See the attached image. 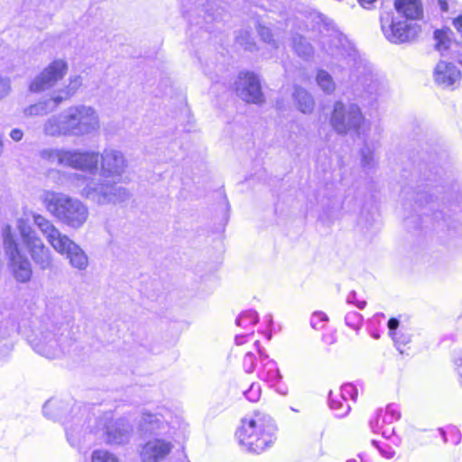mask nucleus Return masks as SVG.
I'll return each instance as SVG.
<instances>
[{
  "instance_id": "nucleus-9",
  "label": "nucleus",
  "mask_w": 462,
  "mask_h": 462,
  "mask_svg": "<svg viewBox=\"0 0 462 462\" xmlns=\"http://www.w3.org/2000/svg\"><path fill=\"white\" fill-rule=\"evenodd\" d=\"M99 152L96 151H60V163L88 172L97 170Z\"/></svg>"
},
{
  "instance_id": "nucleus-25",
  "label": "nucleus",
  "mask_w": 462,
  "mask_h": 462,
  "mask_svg": "<svg viewBox=\"0 0 462 462\" xmlns=\"http://www.w3.org/2000/svg\"><path fill=\"white\" fill-rule=\"evenodd\" d=\"M55 346H56V340H55V338H53L50 342H45V341L38 342L34 346V349L40 355L46 356L49 359H53L56 356Z\"/></svg>"
},
{
  "instance_id": "nucleus-24",
  "label": "nucleus",
  "mask_w": 462,
  "mask_h": 462,
  "mask_svg": "<svg viewBox=\"0 0 462 462\" xmlns=\"http://www.w3.org/2000/svg\"><path fill=\"white\" fill-rule=\"evenodd\" d=\"M449 30H436L434 32V40L436 42L435 48L439 51L442 52L444 51H447L451 43V40L449 37Z\"/></svg>"
},
{
  "instance_id": "nucleus-36",
  "label": "nucleus",
  "mask_w": 462,
  "mask_h": 462,
  "mask_svg": "<svg viewBox=\"0 0 462 462\" xmlns=\"http://www.w3.org/2000/svg\"><path fill=\"white\" fill-rule=\"evenodd\" d=\"M23 136V131L18 128L13 129L10 133V137L15 142H19L20 140H22Z\"/></svg>"
},
{
  "instance_id": "nucleus-8",
  "label": "nucleus",
  "mask_w": 462,
  "mask_h": 462,
  "mask_svg": "<svg viewBox=\"0 0 462 462\" xmlns=\"http://www.w3.org/2000/svg\"><path fill=\"white\" fill-rule=\"evenodd\" d=\"M234 88L236 95L247 103L262 104L264 101L260 79L254 72H240Z\"/></svg>"
},
{
  "instance_id": "nucleus-17",
  "label": "nucleus",
  "mask_w": 462,
  "mask_h": 462,
  "mask_svg": "<svg viewBox=\"0 0 462 462\" xmlns=\"http://www.w3.org/2000/svg\"><path fill=\"white\" fill-rule=\"evenodd\" d=\"M292 99L296 108L306 115H310L315 108V100L312 95L305 88L295 87L292 93Z\"/></svg>"
},
{
  "instance_id": "nucleus-15",
  "label": "nucleus",
  "mask_w": 462,
  "mask_h": 462,
  "mask_svg": "<svg viewBox=\"0 0 462 462\" xmlns=\"http://www.w3.org/2000/svg\"><path fill=\"white\" fill-rule=\"evenodd\" d=\"M58 80V61L53 60L43 69L30 83L29 90L40 93L55 86Z\"/></svg>"
},
{
  "instance_id": "nucleus-10",
  "label": "nucleus",
  "mask_w": 462,
  "mask_h": 462,
  "mask_svg": "<svg viewBox=\"0 0 462 462\" xmlns=\"http://www.w3.org/2000/svg\"><path fill=\"white\" fill-rule=\"evenodd\" d=\"M104 431L103 437L106 443L110 445H123L129 441L133 431L132 426L125 419H111L106 415L100 421Z\"/></svg>"
},
{
  "instance_id": "nucleus-34",
  "label": "nucleus",
  "mask_w": 462,
  "mask_h": 462,
  "mask_svg": "<svg viewBox=\"0 0 462 462\" xmlns=\"http://www.w3.org/2000/svg\"><path fill=\"white\" fill-rule=\"evenodd\" d=\"M11 92V81L8 78L0 77V101Z\"/></svg>"
},
{
  "instance_id": "nucleus-35",
  "label": "nucleus",
  "mask_w": 462,
  "mask_h": 462,
  "mask_svg": "<svg viewBox=\"0 0 462 462\" xmlns=\"http://www.w3.org/2000/svg\"><path fill=\"white\" fill-rule=\"evenodd\" d=\"M347 302L354 303L360 310H363L366 305V301L365 300H356V292L354 291L350 295H348Z\"/></svg>"
},
{
  "instance_id": "nucleus-5",
  "label": "nucleus",
  "mask_w": 462,
  "mask_h": 462,
  "mask_svg": "<svg viewBox=\"0 0 462 462\" xmlns=\"http://www.w3.org/2000/svg\"><path fill=\"white\" fill-rule=\"evenodd\" d=\"M4 246L9 255L11 270L14 278L20 282H28L32 273L31 263L25 256L20 254L14 236L9 231L5 234Z\"/></svg>"
},
{
  "instance_id": "nucleus-23",
  "label": "nucleus",
  "mask_w": 462,
  "mask_h": 462,
  "mask_svg": "<svg viewBox=\"0 0 462 462\" xmlns=\"http://www.w3.org/2000/svg\"><path fill=\"white\" fill-rule=\"evenodd\" d=\"M316 83L326 94H332L336 89V83L331 75L326 70L319 69L316 75Z\"/></svg>"
},
{
  "instance_id": "nucleus-16",
  "label": "nucleus",
  "mask_w": 462,
  "mask_h": 462,
  "mask_svg": "<svg viewBox=\"0 0 462 462\" xmlns=\"http://www.w3.org/2000/svg\"><path fill=\"white\" fill-rule=\"evenodd\" d=\"M461 72L459 69L451 62L439 61L434 69V80L437 84L448 88L459 82Z\"/></svg>"
},
{
  "instance_id": "nucleus-11",
  "label": "nucleus",
  "mask_w": 462,
  "mask_h": 462,
  "mask_svg": "<svg viewBox=\"0 0 462 462\" xmlns=\"http://www.w3.org/2000/svg\"><path fill=\"white\" fill-rule=\"evenodd\" d=\"M100 173L106 178H120L128 167L127 160L123 152L106 148L99 154Z\"/></svg>"
},
{
  "instance_id": "nucleus-39",
  "label": "nucleus",
  "mask_w": 462,
  "mask_h": 462,
  "mask_svg": "<svg viewBox=\"0 0 462 462\" xmlns=\"http://www.w3.org/2000/svg\"><path fill=\"white\" fill-rule=\"evenodd\" d=\"M68 65L65 61L60 60V78H61L62 74L67 70Z\"/></svg>"
},
{
  "instance_id": "nucleus-22",
  "label": "nucleus",
  "mask_w": 462,
  "mask_h": 462,
  "mask_svg": "<svg viewBox=\"0 0 462 462\" xmlns=\"http://www.w3.org/2000/svg\"><path fill=\"white\" fill-rule=\"evenodd\" d=\"M292 48L297 55L304 59L310 58L314 53L311 44L303 36L299 34L292 37Z\"/></svg>"
},
{
  "instance_id": "nucleus-14",
  "label": "nucleus",
  "mask_w": 462,
  "mask_h": 462,
  "mask_svg": "<svg viewBox=\"0 0 462 462\" xmlns=\"http://www.w3.org/2000/svg\"><path fill=\"white\" fill-rule=\"evenodd\" d=\"M171 442L161 439L147 441L140 449V457L143 462H161L171 451Z\"/></svg>"
},
{
  "instance_id": "nucleus-38",
  "label": "nucleus",
  "mask_w": 462,
  "mask_h": 462,
  "mask_svg": "<svg viewBox=\"0 0 462 462\" xmlns=\"http://www.w3.org/2000/svg\"><path fill=\"white\" fill-rule=\"evenodd\" d=\"M399 321L396 319H390L388 321V328L390 330H394L398 328Z\"/></svg>"
},
{
  "instance_id": "nucleus-13",
  "label": "nucleus",
  "mask_w": 462,
  "mask_h": 462,
  "mask_svg": "<svg viewBox=\"0 0 462 462\" xmlns=\"http://www.w3.org/2000/svg\"><path fill=\"white\" fill-rule=\"evenodd\" d=\"M22 236L31 252L32 259L43 269L50 266L51 258L49 250L43 245L36 234L31 228L23 227L22 229Z\"/></svg>"
},
{
  "instance_id": "nucleus-33",
  "label": "nucleus",
  "mask_w": 462,
  "mask_h": 462,
  "mask_svg": "<svg viewBox=\"0 0 462 462\" xmlns=\"http://www.w3.org/2000/svg\"><path fill=\"white\" fill-rule=\"evenodd\" d=\"M42 162L45 163H53L58 158V151L56 149L46 148L39 152Z\"/></svg>"
},
{
  "instance_id": "nucleus-3",
  "label": "nucleus",
  "mask_w": 462,
  "mask_h": 462,
  "mask_svg": "<svg viewBox=\"0 0 462 462\" xmlns=\"http://www.w3.org/2000/svg\"><path fill=\"white\" fill-rule=\"evenodd\" d=\"M100 128L98 111L94 106L85 104L67 107L60 120V134L81 137L97 134Z\"/></svg>"
},
{
  "instance_id": "nucleus-29",
  "label": "nucleus",
  "mask_w": 462,
  "mask_h": 462,
  "mask_svg": "<svg viewBox=\"0 0 462 462\" xmlns=\"http://www.w3.org/2000/svg\"><path fill=\"white\" fill-rule=\"evenodd\" d=\"M42 132L47 136H55L58 134V117L55 115L42 124Z\"/></svg>"
},
{
  "instance_id": "nucleus-7",
  "label": "nucleus",
  "mask_w": 462,
  "mask_h": 462,
  "mask_svg": "<svg viewBox=\"0 0 462 462\" xmlns=\"http://www.w3.org/2000/svg\"><path fill=\"white\" fill-rule=\"evenodd\" d=\"M85 193L88 198L100 205L123 202L129 197L125 188L109 182L89 184L86 187Z\"/></svg>"
},
{
  "instance_id": "nucleus-28",
  "label": "nucleus",
  "mask_w": 462,
  "mask_h": 462,
  "mask_svg": "<svg viewBox=\"0 0 462 462\" xmlns=\"http://www.w3.org/2000/svg\"><path fill=\"white\" fill-rule=\"evenodd\" d=\"M91 460L92 462H119L118 457L115 454L106 449L95 450L92 453Z\"/></svg>"
},
{
  "instance_id": "nucleus-19",
  "label": "nucleus",
  "mask_w": 462,
  "mask_h": 462,
  "mask_svg": "<svg viewBox=\"0 0 462 462\" xmlns=\"http://www.w3.org/2000/svg\"><path fill=\"white\" fill-rule=\"evenodd\" d=\"M163 424L164 420L160 414H152L147 411L143 412L140 420V427L143 430L152 433L161 430Z\"/></svg>"
},
{
  "instance_id": "nucleus-31",
  "label": "nucleus",
  "mask_w": 462,
  "mask_h": 462,
  "mask_svg": "<svg viewBox=\"0 0 462 462\" xmlns=\"http://www.w3.org/2000/svg\"><path fill=\"white\" fill-rule=\"evenodd\" d=\"M57 409H58L57 402L54 398H51V399L48 400L43 405V408H42L43 415L46 418L55 421Z\"/></svg>"
},
{
  "instance_id": "nucleus-12",
  "label": "nucleus",
  "mask_w": 462,
  "mask_h": 462,
  "mask_svg": "<svg viewBox=\"0 0 462 462\" xmlns=\"http://www.w3.org/2000/svg\"><path fill=\"white\" fill-rule=\"evenodd\" d=\"M60 254L65 255L75 269L83 271L88 266V257L84 250L66 236L60 235Z\"/></svg>"
},
{
  "instance_id": "nucleus-18",
  "label": "nucleus",
  "mask_w": 462,
  "mask_h": 462,
  "mask_svg": "<svg viewBox=\"0 0 462 462\" xmlns=\"http://www.w3.org/2000/svg\"><path fill=\"white\" fill-rule=\"evenodd\" d=\"M58 107V97H51L47 100H43L38 102L36 104L31 105L25 108L24 113L26 116H47L55 110Z\"/></svg>"
},
{
  "instance_id": "nucleus-21",
  "label": "nucleus",
  "mask_w": 462,
  "mask_h": 462,
  "mask_svg": "<svg viewBox=\"0 0 462 462\" xmlns=\"http://www.w3.org/2000/svg\"><path fill=\"white\" fill-rule=\"evenodd\" d=\"M82 86V78L79 75L70 76L60 88V102L72 97Z\"/></svg>"
},
{
  "instance_id": "nucleus-40",
  "label": "nucleus",
  "mask_w": 462,
  "mask_h": 462,
  "mask_svg": "<svg viewBox=\"0 0 462 462\" xmlns=\"http://www.w3.org/2000/svg\"><path fill=\"white\" fill-rule=\"evenodd\" d=\"M362 6L365 8H369L370 5L375 2L376 0H358Z\"/></svg>"
},
{
  "instance_id": "nucleus-26",
  "label": "nucleus",
  "mask_w": 462,
  "mask_h": 462,
  "mask_svg": "<svg viewBox=\"0 0 462 462\" xmlns=\"http://www.w3.org/2000/svg\"><path fill=\"white\" fill-rule=\"evenodd\" d=\"M257 32L262 39L263 42L268 43L273 49H279L281 46V42L273 37V34L270 28L259 24L257 26Z\"/></svg>"
},
{
  "instance_id": "nucleus-30",
  "label": "nucleus",
  "mask_w": 462,
  "mask_h": 462,
  "mask_svg": "<svg viewBox=\"0 0 462 462\" xmlns=\"http://www.w3.org/2000/svg\"><path fill=\"white\" fill-rule=\"evenodd\" d=\"M43 202L47 209L53 215L58 212V196L51 191H45L43 194Z\"/></svg>"
},
{
  "instance_id": "nucleus-4",
  "label": "nucleus",
  "mask_w": 462,
  "mask_h": 462,
  "mask_svg": "<svg viewBox=\"0 0 462 462\" xmlns=\"http://www.w3.org/2000/svg\"><path fill=\"white\" fill-rule=\"evenodd\" d=\"M366 119L356 104H344L342 101H336L329 116L331 128L340 135H346L349 133L361 134L365 131Z\"/></svg>"
},
{
  "instance_id": "nucleus-2",
  "label": "nucleus",
  "mask_w": 462,
  "mask_h": 462,
  "mask_svg": "<svg viewBox=\"0 0 462 462\" xmlns=\"http://www.w3.org/2000/svg\"><path fill=\"white\" fill-rule=\"evenodd\" d=\"M275 431L271 417L258 411L241 420L236 436L248 451L261 453L273 443Z\"/></svg>"
},
{
  "instance_id": "nucleus-1",
  "label": "nucleus",
  "mask_w": 462,
  "mask_h": 462,
  "mask_svg": "<svg viewBox=\"0 0 462 462\" xmlns=\"http://www.w3.org/2000/svg\"><path fill=\"white\" fill-rule=\"evenodd\" d=\"M394 7L398 15L393 11H383L381 14V30L383 35L393 43L413 41L418 36L420 28L408 23V20H417L422 16L420 0H394Z\"/></svg>"
},
{
  "instance_id": "nucleus-37",
  "label": "nucleus",
  "mask_w": 462,
  "mask_h": 462,
  "mask_svg": "<svg viewBox=\"0 0 462 462\" xmlns=\"http://www.w3.org/2000/svg\"><path fill=\"white\" fill-rule=\"evenodd\" d=\"M453 26L462 37V15H459L453 20Z\"/></svg>"
},
{
  "instance_id": "nucleus-20",
  "label": "nucleus",
  "mask_w": 462,
  "mask_h": 462,
  "mask_svg": "<svg viewBox=\"0 0 462 462\" xmlns=\"http://www.w3.org/2000/svg\"><path fill=\"white\" fill-rule=\"evenodd\" d=\"M34 223L39 226L41 231L46 236L50 244L53 246L54 249H57L58 246V238L56 237L57 230L54 226L45 219L43 217L40 215H35L33 217Z\"/></svg>"
},
{
  "instance_id": "nucleus-27",
  "label": "nucleus",
  "mask_w": 462,
  "mask_h": 462,
  "mask_svg": "<svg viewBox=\"0 0 462 462\" xmlns=\"http://www.w3.org/2000/svg\"><path fill=\"white\" fill-rule=\"evenodd\" d=\"M236 42L246 51L255 50V42L248 31L243 30L236 35Z\"/></svg>"
},
{
  "instance_id": "nucleus-41",
  "label": "nucleus",
  "mask_w": 462,
  "mask_h": 462,
  "mask_svg": "<svg viewBox=\"0 0 462 462\" xmlns=\"http://www.w3.org/2000/svg\"><path fill=\"white\" fill-rule=\"evenodd\" d=\"M439 5L441 11H443V12H447L448 9V5L444 0H439Z\"/></svg>"
},
{
  "instance_id": "nucleus-6",
  "label": "nucleus",
  "mask_w": 462,
  "mask_h": 462,
  "mask_svg": "<svg viewBox=\"0 0 462 462\" xmlns=\"http://www.w3.org/2000/svg\"><path fill=\"white\" fill-rule=\"evenodd\" d=\"M88 217V209L79 199L60 197V221L72 228H79Z\"/></svg>"
},
{
  "instance_id": "nucleus-32",
  "label": "nucleus",
  "mask_w": 462,
  "mask_h": 462,
  "mask_svg": "<svg viewBox=\"0 0 462 462\" xmlns=\"http://www.w3.org/2000/svg\"><path fill=\"white\" fill-rule=\"evenodd\" d=\"M361 164L364 168L372 169L375 165L374 152L369 148L361 150Z\"/></svg>"
}]
</instances>
